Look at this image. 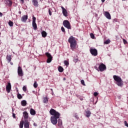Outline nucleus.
Segmentation results:
<instances>
[{
	"instance_id": "f257e3e1",
	"label": "nucleus",
	"mask_w": 128,
	"mask_h": 128,
	"mask_svg": "<svg viewBox=\"0 0 128 128\" xmlns=\"http://www.w3.org/2000/svg\"><path fill=\"white\" fill-rule=\"evenodd\" d=\"M50 114L51 116H53L50 117V122L54 126H56L58 124V119L60 118V114L53 108L50 110Z\"/></svg>"
},
{
	"instance_id": "f03ea898",
	"label": "nucleus",
	"mask_w": 128,
	"mask_h": 128,
	"mask_svg": "<svg viewBox=\"0 0 128 128\" xmlns=\"http://www.w3.org/2000/svg\"><path fill=\"white\" fill-rule=\"evenodd\" d=\"M113 78L114 80H115L116 82L115 84L118 86H120V88H122V86H124V81H122V78L116 75H114L113 76Z\"/></svg>"
},
{
	"instance_id": "7ed1b4c3",
	"label": "nucleus",
	"mask_w": 128,
	"mask_h": 128,
	"mask_svg": "<svg viewBox=\"0 0 128 128\" xmlns=\"http://www.w3.org/2000/svg\"><path fill=\"white\" fill-rule=\"evenodd\" d=\"M68 42L70 44L71 50H74V48H76V39L74 38V36H71L69 38Z\"/></svg>"
},
{
	"instance_id": "20e7f679",
	"label": "nucleus",
	"mask_w": 128,
	"mask_h": 128,
	"mask_svg": "<svg viewBox=\"0 0 128 128\" xmlns=\"http://www.w3.org/2000/svg\"><path fill=\"white\" fill-rule=\"evenodd\" d=\"M94 68L96 70H99L100 72H104L106 70V66L104 65V64L102 63H100V64H96L94 66Z\"/></svg>"
},
{
	"instance_id": "39448f33",
	"label": "nucleus",
	"mask_w": 128,
	"mask_h": 128,
	"mask_svg": "<svg viewBox=\"0 0 128 128\" xmlns=\"http://www.w3.org/2000/svg\"><path fill=\"white\" fill-rule=\"evenodd\" d=\"M63 25L65 28H68V30H72V27H70V22H68V20H64L63 22Z\"/></svg>"
},
{
	"instance_id": "423d86ee",
	"label": "nucleus",
	"mask_w": 128,
	"mask_h": 128,
	"mask_svg": "<svg viewBox=\"0 0 128 128\" xmlns=\"http://www.w3.org/2000/svg\"><path fill=\"white\" fill-rule=\"evenodd\" d=\"M90 52L94 56H98V50L96 49L90 48Z\"/></svg>"
},
{
	"instance_id": "0eeeda50",
	"label": "nucleus",
	"mask_w": 128,
	"mask_h": 128,
	"mask_svg": "<svg viewBox=\"0 0 128 128\" xmlns=\"http://www.w3.org/2000/svg\"><path fill=\"white\" fill-rule=\"evenodd\" d=\"M46 56L48 59L46 60V62L48 64H50V62H52V56L48 52H46Z\"/></svg>"
},
{
	"instance_id": "6e6552de",
	"label": "nucleus",
	"mask_w": 128,
	"mask_h": 128,
	"mask_svg": "<svg viewBox=\"0 0 128 128\" xmlns=\"http://www.w3.org/2000/svg\"><path fill=\"white\" fill-rule=\"evenodd\" d=\"M36 18L34 17V16H32V28H34V30H36V28H38V26H36Z\"/></svg>"
},
{
	"instance_id": "1a4fd4ad",
	"label": "nucleus",
	"mask_w": 128,
	"mask_h": 128,
	"mask_svg": "<svg viewBox=\"0 0 128 128\" xmlns=\"http://www.w3.org/2000/svg\"><path fill=\"white\" fill-rule=\"evenodd\" d=\"M18 74L19 76H24V72H22V68L20 66L18 67Z\"/></svg>"
},
{
	"instance_id": "9d476101",
	"label": "nucleus",
	"mask_w": 128,
	"mask_h": 128,
	"mask_svg": "<svg viewBox=\"0 0 128 128\" xmlns=\"http://www.w3.org/2000/svg\"><path fill=\"white\" fill-rule=\"evenodd\" d=\"M10 90H12V85L9 82L6 86V90L8 94H10Z\"/></svg>"
},
{
	"instance_id": "9b49d317",
	"label": "nucleus",
	"mask_w": 128,
	"mask_h": 128,
	"mask_svg": "<svg viewBox=\"0 0 128 128\" xmlns=\"http://www.w3.org/2000/svg\"><path fill=\"white\" fill-rule=\"evenodd\" d=\"M23 116L24 118V120H28V113L26 112H23Z\"/></svg>"
},
{
	"instance_id": "f8f14e48",
	"label": "nucleus",
	"mask_w": 128,
	"mask_h": 128,
	"mask_svg": "<svg viewBox=\"0 0 128 128\" xmlns=\"http://www.w3.org/2000/svg\"><path fill=\"white\" fill-rule=\"evenodd\" d=\"M104 15L108 20H112V17L110 16V14L108 12H104Z\"/></svg>"
},
{
	"instance_id": "ddd939ff",
	"label": "nucleus",
	"mask_w": 128,
	"mask_h": 128,
	"mask_svg": "<svg viewBox=\"0 0 128 128\" xmlns=\"http://www.w3.org/2000/svg\"><path fill=\"white\" fill-rule=\"evenodd\" d=\"M62 10V14L64 16H68V11L66 10L64 8V6H61Z\"/></svg>"
},
{
	"instance_id": "4468645a",
	"label": "nucleus",
	"mask_w": 128,
	"mask_h": 128,
	"mask_svg": "<svg viewBox=\"0 0 128 128\" xmlns=\"http://www.w3.org/2000/svg\"><path fill=\"white\" fill-rule=\"evenodd\" d=\"M24 128H30V122L28 120H24Z\"/></svg>"
},
{
	"instance_id": "2eb2a0df",
	"label": "nucleus",
	"mask_w": 128,
	"mask_h": 128,
	"mask_svg": "<svg viewBox=\"0 0 128 128\" xmlns=\"http://www.w3.org/2000/svg\"><path fill=\"white\" fill-rule=\"evenodd\" d=\"M28 15H24L21 18L22 22H26L28 20Z\"/></svg>"
},
{
	"instance_id": "dca6fc26",
	"label": "nucleus",
	"mask_w": 128,
	"mask_h": 128,
	"mask_svg": "<svg viewBox=\"0 0 128 128\" xmlns=\"http://www.w3.org/2000/svg\"><path fill=\"white\" fill-rule=\"evenodd\" d=\"M32 2L34 6H36V8L38 6V0H32Z\"/></svg>"
},
{
	"instance_id": "f3484780",
	"label": "nucleus",
	"mask_w": 128,
	"mask_h": 128,
	"mask_svg": "<svg viewBox=\"0 0 128 128\" xmlns=\"http://www.w3.org/2000/svg\"><path fill=\"white\" fill-rule=\"evenodd\" d=\"M90 114H92L90 111V110L86 111L85 116H86V118H90Z\"/></svg>"
},
{
	"instance_id": "a211bd4d",
	"label": "nucleus",
	"mask_w": 128,
	"mask_h": 128,
	"mask_svg": "<svg viewBox=\"0 0 128 128\" xmlns=\"http://www.w3.org/2000/svg\"><path fill=\"white\" fill-rule=\"evenodd\" d=\"M26 104H28L26 100H22V101H21V105L22 106H26Z\"/></svg>"
},
{
	"instance_id": "6ab92c4d",
	"label": "nucleus",
	"mask_w": 128,
	"mask_h": 128,
	"mask_svg": "<svg viewBox=\"0 0 128 128\" xmlns=\"http://www.w3.org/2000/svg\"><path fill=\"white\" fill-rule=\"evenodd\" d=\"M6 58L8 62H10L12 61V56L10 55H7Z\"/></svg>"
},
{
	"instance_id": "aec40b11",
	"label": "nucleus",
	"mask_w": 128,
	"mask_h": 128,
	"mask_svg": "<svg viewBox=\"0 0 128 128\" xmlns=\"http://www.w3.org/2000/svg\"><path fill=\"white\" fill-rule=\"evenodd\" d=\"M30 114L32 116H34L36 114V110L33 108L30 110Z\"/></svg>"
},
{
	"instance_id": "412c9836",
	"label": "nucleus",
	"mask_w": 128,
	"mask_h": 128,
	"mask_svg": "<svg viewBox=\"0 0 128 128\" xmlns=\"http://www.w3.org/2000/svg\"><path fill=\"white\" fill-rule=\"evenodd\" d=\"M7 4L9 6H10L12 5V2L11 0H6Z\"/></svg>"
},
{
	"instance_id": "4be33fe9",
	"label": "nucleus",
	"mask_w": 128,
	"mask_h": 128,
	"mask_svg": "<svg viewBox=\"0 0 128 128\" xmlns=\"http://www.w3.org/2000/svg\"><path fill=\"white\" fill-rule=\"evenodd\" d=\"M62 121L60 119H58V126H62Z\"/></svg>"
},
{
	"instance_id": "5701e85b",
	"label": "nucleus",
	"mask_w": 128,
	"mask_h": 128,
	"mask_svg": "<svg viewBox=\"0 0 128 128\" xmlns=\"http://www.w3.org/2000/svg\"><path fill=\"white\" fill-rule=\"evenodd\" d=\"M58 70L60 72H64V68L61 66H60L58 68Z\"/></svg>"
},
{
	"instance_id": "b1692460",
	"label": "nucleus",
	"mask_w": 128,
	"mask_h": 128,
	"mask_svg": "<svg viewBox=\"0 0 128 128\" xmlns=\"http://www.w3.org/2000/svg\"><path fill=\"white\" fill-rule=\"evenodd\" d=\"M42 36L43 38H46V32L45 31H42Z\"/></svg>"
},
{
	"instance_id": "393cba45",
	"label": "nucleus",
	"mask_w": 128,
	"mask_h": 128,
	"mask_svg": "<svg viewBox=\"0 0 128 128\" xmlns=\"http://www.w3.org/2000/svg\"><path fill=\"white\" fill-rule=\"evenodd\" d=\"M24 121H21L20 122V128H24Z\"/></svg>"
},
{
	"instance_id": "a878e982",
	"label": "nucleus",
	"mask_w": 128,
	"mask_h": 128,
	"mask_svg": "<svg viewBox=\"0 0 128 128\" xmlns=\"http://www.w3.org/2000/svg\"><path fill=\"white\" fill-rule=\"evenodd\" d=\"M110 42V39H108L106 41L104 42V44H108Z\"/></svg>"
},
{
	"instance_id": "bb28decb",
	"label": "nucleus",
	"mask_w": 128,
	"mask_h": 128,
	"mask_svg": "<svg viewBox=\"0 0 128 128\" xmlns=\"http://www.w3.org/2000/svg\"><path fill=\"white\" fill-rule=\"evenodd\" d=\"M48 102V98H44V100H43V102H44V104H46V102Z\"/></svg>"
},
{
	"instance_id": "cd10ccee",
	"label": "nucleus",
	"mask_w": 128,
	"mask_h": 128,
	"mask_svg": "<svg viewBox=\"0 0 128 128\" xmlns=\"http://www.w3.org/2000/svg\"><path fill=\"white\" fill-rule=\"evenodd\" d=\"M8 24L10 26H14V22H12L10 20Z\"/></svg>"
},
{
	"instance_id": "c85d7f7f",
	"label": "nucleus",
	"mask_w": 128,
	"mask_h": 128,
	"mask_svg": "<svg viewBox=\"0 0 128 128\" xmlns=\"http://www.w3.org/2000/svg\"><path fill=\"white\" fill-rule=\"evenodd\" d=\"M78 60V56H76V57L74 58V62H76Z\"/></svg>"
},
{
	"instance_id": "c756f323",
	"label": "nucleus",
	"mask_w": 128,
	"mask_h": 128,
	"mask_svg": "<svg viewBox=\"0 0 128 128\" xmlns=\"http://www.w3.org/2000/svg\"><path fill=\"white\" fill-rule=\"evenodd\" d=\"M64 64L66 66H68V65L70 64V63L68 62V61L64 60Z\"/></svg>"
},
{
	"instance_id": "7c9ffc66",
	"label": "nucleus",
	"mask_w": 128,
	"mask_h": 128,
	"mask_svg": "<svg viewBox=\"0 0 128 128\" xmlns=\"http://www.w3.org/2000/svg\"><path fill=\"white\" fill-rule=\"evenodd\" d=\"M74 116L76 120H78V114H76V113L74 114Z\"/></svg>"
},
{
	"instance_id": "2f4dec72",
	"label": "nucleus",
	"mask_w": 128,
	"mask_h": 128,
	"mask_svg": "<svg viewBox=\"0 0 128 128\" xmlns=\"http://www.w3.org/2000/svg\"><path fill=\"white\" fill-rule=\"evenodd\" d=\"M38 83H36V82H34V86L35 88H38Z\"/></svg>"
},
{
	"instance_id": "473e14b6",
	"label": "nucleus",
	"mask_w": 128,
	"mask_h": 128,
	"mask_svg": "<svg viewBox=\"0 0 128 128\" xmlns=\"http://www.w3.org/2000/svg\"><path fill=\"white\" fill-rule=\"evenodd\" d=\"M17 96H18V98L19 100L22 98V94H18Z\"/></svg>"
},
{
	"instance_id": "72a5a7b5",
	"label": "nucleus",
	"mask_w": 128,
	"mask_h": 128,
	"mask_svg": "<svg viewBox=\"0 0 128 128\" xmlns=\"http://www.w3.org/2000/svg\"><path fill=\"white\" fill-rule=\"evenodd\" d=\"M90 36L91 38H92L93 40L94 38V35L92 33L90 34Z\"/></svg>"
},
{
	"instance_id": "f704fd0d",
	"label": "nucleus",
	"mask_w": 128,
	"mask_h": 128,
	"mask_svg": "<svg viewBox=\"0 0 128 128\" xmlns=\"http://www.w3.org/2000/svg\"><path fill=\"white\" fill-rule=\"evenodd\" d=\"M61 30L62 32H64V34H66V30H64V28L62 27Z\"/></svg>"
},
{
	"instance_id": "c9c22d12",
	"label": "nucleus",
	"mask_w": 128,
	"mask_h": 128,
	"mask_svg": "<svg viewBox=\"0 0 128 128\" xmlns=\"http://www.w3.org/2000/svg\"><path fill=\"white\" fill-rule=\"evenodd\" d=\"M81 84L82 86H86V84H84V80H81Z\"/></svg>"
},
{
	"instance_id": "e433bc0d",
	"label": "nucleus",
	"mask_w": 128,
	"mask_h": 128,
	"mask_svg": "<svg viewBox=\"0 0 128 128\" xmlns=\"http://www.w3.org/2000/svg\"><path fill=\"white\" fill-rule=\"evenodd\" d=\"M22 90H23L24 92H26V86H24L22 88Z\"/></svg>"
},
{
	"instance_id": "4c0bfd02",
	"label": "nucleus",
	"mask_w": 128,
	"mask_h": 128,
	"mask_svg": "<svg viewBox=\"0 0 128 128\" xmlns=\"http://www.w3.org/2000/svg\"><path fill=\"white\" fill-rule=\"evenodd\" d=\"M124 126H127V128H128V122H126V121H124Z\"/></svg>"
},
{
	"instance_id": "58836bf2",
	"label": "nucleus",
	"mask_w": 128,
	"mask_h": 128,
	"mask_svg": "<svg viewBox=\"0 0 128 128\" xmlns=\"http://www.w3.org/2000/svg\"><path fill=\"white\" fill-rule=\"evenodd\" d=\"M98 95V92H94V96H96Z\"/></svg>"
},
{
	"instance_id": "ea45409f",
	"label": "nucleus",
	"mask_w": 128,
	"mask_h": 128,
	"mask_svg": "<svg viewBox=\"0 0 128 128\" xmlns=\"http://www.w3.org/2000/svg\"><path fill=\"white\" fill-rule=\"evenodd\" d=\"M48 12H49L50 16H52V10H48Z\"/></svg>"
},
{
	"instance_id": "a19ab883",
	"label": "nucleus",
	"mask_w": 128,
	"mask_h": 128,
	"mask_svg": "<svg viewBox=\"0 0 128 128\" xmlns=\"http://www.w3.org/2000/svg\"><path fill=\"white\" fill-rule=\"evenodd\" d=\"M123 42L125 44L126 43V41L124 39L123 40Z\"/></svg>"
},
{
	"instance_id": "79ce46f5",
	"label": "nucleus",
	"mask_w": 128,
	"mask_h": 128,
	"mask_svg": "<svg viewBox=\"0 0 128 128\" xmlns=\"http://www.w3.org/2000/svg\"><path fill=\"white\" fill-rule=\"evenodd\" d=\"M2 16V13L0 12V17Z\"/></svg>"
},
{
	"instance_id": "37998d69",
	"label": "nucleus",
	"mask_w": 128,
	"mask_h": 128,
	"mask_svg": "<svg viewBox=\"0 0 128 128\" xmlns=\"http://www.w3.org/2000/svg\"><path fill=\"white\" fill-rule=\"evenodd\" d=\"M12 116H13V118H15V116H16V114H13Z\"/></svg>"
},
{
	"instance_id": "c03bdc74",
	"label": "nucleus",
	"mask_w": 128,
	"mask_h": 128,
	"mask_svg": "<svg viewBox=\"0 0 128 128\" xmlns=\"http://www.w3.org/2000/svg\"><path fill=\"white\" fill-rule=\"evenodd\" d=\"M34 126H36L38 125L34 123Z\"/></svg>"
},
{
	"instance_id": "a18cd8bd",
	"label": "nucleus",
	"mask_w": 128,
	"mask_h": 128,
	"mask_svg": "<svg viewBox=\"0 0 128 128\" xmlns=\"http://www.w3.org/2000/svg\"><path fill=\"white\" fill-rule=\"evenodd\" d=\"M20 0L22 2V4H24V0Z\"/></svg>"
},
{
	"instance_id": "49530a36",
	"label": "nucleus",
	"mask_w": 128,
	"mask_h": 128,
	"mask_svg": "<svg viewBox=\"0 0 128 128\" xmlns=\"http://www.w3.org/2000/svg\"><path fill=\"white\" fill-rule=\"evenodd\" d=\"M102 2H104L106 1V0H101Z\"/></svg>"
},
{
	"instance_id": "de8ad7c7",
	"label": "nucleus",
	"mask_w": 128,
	"mask_h": 128,
	"mask_svg": "<svg viewBox=\"0 0 128 128\" xmlns=\"http://www.w3.org/2000/svg\"><path fill=\"white\" fill-rule=\"evenodd\" d=\"M18 14H22V12L19 11Z\"/></svg>"
},
{
	"instance_id": "09e8293b",
	"label": "nucleus",
	"mask_w": 128,
	"mask_h": 128,
	"mask_svg": "<svg viewBox=\"0 0 128 128\" xmlns=\"http://www.w3.org/2000/svg\"><path fill=\"white\" fill-rule=\"evenodd\" d=\"M52 96H54V92H52Z\"/></svg>"
},
{
	"instance_id": "8fccbe9b",
	"label": "nucleus",
	"mask_w": 128,
	"mask_h": 128,
	"mask_svg": "<svg viewBox=\"0 0 128 128\" xmlns=\"http://www.w3.org/2000/svg\"><path fill=\"white\" fill-rule=\"evenodd\" d=\"M50 90H52V92H54V91H52V88H51Z\"/></svg>"
},
{
	"instance_id": "3c124183",
	"label": "nucleus",
	"mask_w": 128,
	"mask_h": 128,
	"mask_svg": "<svg viewBox=\"0 0 128 128\" xmlns=\"http://www.w3.org/2000/svg\"><path fill=\"white\" fill-rule=\"evenodd\" d=\"M64 80H66V78H64Z\"/></svg>"
},
{
	"instance_id": "603ef678",
	"label": "nucleus",
	"mask_w": 128,
	"mask_h": 128,
	"mask_svg": "<svg viewBox=\"0 0 128 128\" xmlns=\"http://www.w3.org/2000/svg\"><path fill=\"white\" fill-rule=\"evenodd\" d=\"M11 64H12V63H11Z\"/></svg>"
},
{
	"instance_id": "864d4df0",
	"label": "nucleus",
	"mask_w": 128,
	"mask_h": 128,
	"mask_svg": "<svg viewBox=\"0 0 128 128\" xmlns=\"http://www.w3.org/2000/svg\"><path fill=\"white\" fill-rule=\"evenodd\" d=\"M81 100H82V99H81Z\"/></svg>"
}]
</instances>
